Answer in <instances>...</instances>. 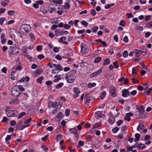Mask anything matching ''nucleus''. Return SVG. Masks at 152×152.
<instances>
[{"instance_id": "nucleus-1", "label": "nucleus", "mask_w": 152, "mask_h": 152, "mask_svg": "<svg viewBox=\"0 0 152 152\" xmlns=\"http://www.w3.org/2000/svg\"><path fill=\"white\" fill-rule=\"evenodd\" d=\"M9 50V52L10 55L17 54L19 51L18 45L15 44H13L12 46H10Z\"/></svg>"}, {"instance_id": "nucleus-2", "label": "nucleus", "mask_w": 152, "mask_h": 152, "mask_svg": "<svg viewBox=\"0 0 152 152\" xmlns=\"http://www.w3.org/2000/svg\"><path fill=\"white\" fill-rule=\"evenodd\" d=\"M20 30L24 35L26 34L31 30L30 26L27 24L22 25L20 26Z\"/></svg>"}, {"instance_id": "nucleus-3", "label": "nucleus", "mask_w": 152, "mask_h": 152, "mask_svg": "<svg viewBox=\"0 0 152 152\" xmlns=\"http://www.w3.org/2000/svg\"><path fill=\"white\" fill-rule=\"evenodd\" d=\"M17 86H15L13 87L11 89L12 94L14 96L18 97L21 94Z\"/></svg>"}, {"instance_id": "nucleus-4", "label": "nucleus", "mask_w": 152, "mask_h": 152, "mask_svg": "<svg viewBox=\"0 0 152 152\" xmlns=\"http://www.w3.org/2000/svg\"><path fill=\"white\" fill-rule=\"evenodd\" d=\"M75 78L74 75L72 74H69L65 77V79L68 83H72L74 81Z\"/></svg>"}, {"instance_id": "nucleus-5", "label": "nucleus", "mask_w": 152, "mask_h": 152, "mask_svg": "<svg viewBox=\"0 0 152 152\" xmlns=\"http://www.w3.org/2000/svg\"><path fill=\"white\" fill-rule=\"evenodd\" d=\"M7 116L9 117H15L17 115L15 111L13 110H10L7 111Z\"/></svg>"}, {"instance_id": "nucleus-6", "label": "nucleus", "mask_w": 152, "mask_h": 152, "mask_svg": "<svg viewBox=\"0 0 152 152\" xmlns=\"http://www.w3.org/2000/svg\"><path fill=\"white\" fill-rule=\"evenodd\" d=\"M81 52L84 54L87 53L88 51V48L85 44L83 43L81 45Z\"/></svg>"}, {"instance_id": "nucleus-7", "label": "nucleus", "mask_w": 152, "mask_h": 152, "mask_svg": "<svg viewBox=\"0 0 152 152\" xmlns=\"http://www.w3.org/2000/svg\"><path fill=\"white\" fill-rule=\"evenodd\" d=\"M73 93H74L73 97L75 99L79 96V94L80 93V91L78 88L75 87L73 88Z\"/></svg>"}, {"instance_id": "nucleus-8", "label": "nucleus", "mask_w": 152, "mask_h": 152, "mask_svg": "<svg viewBox=\"0 0 152 152\" xmlns=\"http://www.w3.org/2000/svg\"><path fill=\"white\" fill-rule=\"evenodd\" d=\"M49 104H51V107L54 108L56 107V108H58L59 107V110L60 109L61 107V105L60 104V103L59 102L58 103L56 101H55L54 102H50Z\"/></svg>"}, {"instance_id": "nucleus-9", "label": "nucleus", "mask_w": 152, "mask_h": 152, "mask_svg": "<svg viewBox=\"0 0 152 152\" xmlns=\"http://www.w3.org/2000/svg\"><path fill=\"white\" fill-rule=\"evenodd\" d=\"M115 91V89L114 86H112L110 87L109 92L112 96L114 97L116 96Z\"/></svg>"}, {"instance_id": "nucleus-10", "label": "nucleus", "mask_w": 152, "mask_h": 152, "mask_svg": "<svg viewBox=\"0 0 152 152\" xmlns=\"http://www.w3.org/2000/svg\"><path fill=\"white\" fill-rule=\"evenodd\" d=\"M130 92L126 89L123 90L122 91V96L124 97H126L129 95Z\"/></svg>"}, {"instance_id": "nucleus-11", "label": "nucleus", "mask_w": 152, "mask_h": 152, "mask_svg": "<svg viewBox=\"0 0 152 152\" xmlns=\"http://www.w3.org/2000/svg\"><path fill=\"white\" fill-rule=\"evenodd\" d=\"M104 116V115L102 113V112L100 111H97L95 113V117L97 118H102Z\"/></svg>"}, {"instance_id": "nucleus-12", "label": "nucleus", "mask_w": 152, "mask_h": 152, "mask_svg": "<svg viewBox=\"0 0 152 152\" xmlns=\"http://www.w3.org/2000/svg\"><path fill=\"white\" fill-rule=\"evenodd\" d=\"M53 66L56 68V70H59L60 71H61L63 70V67L60 65L53 64Z\"/></svg>"}, {"instance_id": "nucleus-13", "label": "nucleus", "mask_w": 152, "mask_h": 152, "mask_svg": "<svg viewBox=\"0 0 152 152\" xmlns=\"http://www.w3.org/2000/svg\"><path fill=\"white\" fill-rule=\"evenodd\" d=\"M146 146L144 144H139L137 148L140 150H142L146 147Z\"/></svg>"}, {"instance_id": "nucleus-14", "label": "nucleus", "mask_w": 152, "mask_h": 152, "mask_svg": "<svg viewBox=\"0 0 152 152\" xmlns=\"http://www.w3.org/2000/svg\"><path fill=\"white\" fill-rule=\"evenodd\" d=\"M144 128V123H140L138 126L137 130V131H140L142 130Z\"/></svg>"}, {"instance_id": "nucleus-15", "label": "nucleus", "mask_w": 152, "mask_h": 152, "mask_svg": "<svg viewBox=\"0 0 152 152\" xmlns=\"http://www.w3.org/2000/svg\"><path fill=\"white\" fill-rule=\"evenodd\" d=\"M135 138L134 139V141L136 143H138V142L139 141L140 135L138 133L136 134L135 135Z\"/></svg>"}, {"instance_id": "nucleus-16", "label": "nucleus", "mask_w": 152, "mask_h": 152, "mask_svg": "<svg viewBox=\"0 0 152 152\" xmlns=\"http://www.w3.org/2000/svg\"><path fill=\"white\" fill-rule=\"evenodd\" d=\"M137 109L139 111L140 114L142 115L143 114L144 109L142 106H141L139 107H137Z\"/></svg>"}, {"instance_id": "nucleus-17", "label": "nucleus", "mask_w": 152, "mask_h": 152, "mask_svg": "<svg viewBox=\"0 0 152 152\" xmlns=\"http://www.w3.org/2000/svg\"><path fill=\"white\" fill-rule=\"evenodd\" d=\"M108 121L110 124H113L115 122V118L114 117H109Z\"/></svg>"}, {"instance_id": "nucleus-18", "label": "nucleus", "mask_w": 152, "mask_h": 152, "mask_svg": "<svg viewBox=\"0 0 152 152\" xmlns=\"http://www.w3.org/2000/svg\"><path fill=\"white\" fill-rule=\"evenodd\" d=\"M110 59L108 58H107L104 60L103 65V66H105L107 65H109L110 64Z\"/></svg>"}, {"instance_id": "nucleus-19", "label": "nucleus", "mask_w": 152, "mask_h": 152, "mask_svg": "<svg viewBox=\"0 0 152 152\" xmlns=\"http://www.w3.org/2000/svg\"><path fill=\"white\" fill-rule=\"evenodd\" d=\"M96 85V84L95 83H88L87 85V87L88 88H91L95 86Z\"/></svg>"}, {"instance_id": "nucleus-20", "label": "nucleus", "mask_w": 152, "mask_h": 152, "mask_svg": "<svg viewBox=\"0 0 152 152\" xmlns=\"http://www.w3.org/2000/svg\"><path fill=\"white\" fill-rule=\"evenodd\" d=\"M12 69L13 70H15V71L20 70L22 69V67H21V65L16 66H14Z\"/></svg>"}, {"instance_id": "nucleus-21", "label": "nucleus", "mask_w": 152, "mask_h": 152, "mask_svg": "<svg viewBox=\"0 0 152 152\" xmlns=\"http://www.w3.org/2000/svg\"><path fill=\"white\" fill-rule=\"evenodd\" d=\"M19 99L18 98H16L14 99H13L12 100V102H10V103L11 104L13 103L14 104H17L19 103Z\"/></svg>"}, {"instance_id": "nucleus-22", "label": "nucleus", "mask_w": 152, "mask_h": 152, "mask_svg": "<svg viewBox=\"0 0 152 152\" xmlns=\"http://www.w3.org/2000/svg\"><path fill=\"white\" fill-rule=\"evenodd\" d=\"M106 92L105 91H102L100 94V97L102 99H103L106 96Z\"/></svg>"}, {"instance_id": "nucleus-23", "label": "nucleus", "mask_w": 152, "mask_h": 152, "mask_svg": "<svg viewBox=\"0 0 152 152\" xmlns=\"http://www.w3.org/2000/svg\"><path fill=\"white\" fill-rule=\"evenodd\" d=\"M69 130L70 132L74 134L78 132L77 130L75 128H70L69 129Z\"/></svg>"}, {"instance_id": "nucleus-24", "label": "nucleus", "mask_w": 152, "mask_h": 152, "mask_svg": "<svg viewBox=\"0 0 152 152\" xmlns=\"http://www.w3.org/2000/svg\"><path fill=\"white\" fill-rule=\"evenodd\" d=\"M99 28L97 26H93L91 29V31L94 33H96L97 30Z\"/></svg>"}, {"instance_id": "nucleus-25", "label": "nucleus", "mask_w": 152, "mask_h": 152, "mask_svg": "<svg viewBox=\"0 0 152 152\" xmlns=\"http://www.w3.org/2000/svg\"><path fill=\"white\" fill-rule=\"evenodd\" d=\"M102 58L101 57H98L96 58L94 60V62L95 63H97L100 62L102 60Z\"/></svg>"}, {"instance_id": "nucleus-26", "label": "nucleus", "mask_w": 152, "mask_h": 152, "mask_svg": "<svg viewBox=\"0 0 152 152\" xmlns=\"http://www.w3.org/2000/svg\"><path fill=\"white\" fill-rule=\"evenodd\" d=\"M141 50H137L135 51L136 56L137 57H139L141 54Z\"/></svg>"}, {"instance_id": "nucleus-27", "label": "nucleus", "mask_w": 152, "mask_h": 152, "mask_svg": "<svg viewBox=\"0 0 152 152\" xmlns=\"http://www.w3.org/2000/svg\"><path fill=\"white\" fill-rule=\"evenodd\" d=\"M44 77L43 76H41L37 80V82L39 83H41L42 82V80L43 79Z\"/></svg>"}, {"instance_id": "nucleus-28", "label": "nucleus", "mask_w": 152, "mask_h": 152, "mask_svg": "<svg viewBox=\"0 0 152 152\" xmlns=\"http://www.w3.org/2000/svg\"><path fill=\"white\" fill-rule=\"evenodd\" d=\"M9 1L8 0H5L4 1H2L1 2V4L2 6L5 7L6 5H7L8 2Z\"/></svg>"}, {"instance_id": "nucleus-29", "label": "nucleus", "mask_w": 152, "mask_h": 152, "mask_svg": "<svg viewBox=\"0 0 152 152\" xmlns=\"http://www.w3.org/2000/svg\"><path fill=\"white\" fill-rule=\"evenodd\" d=\"M64 85V83L62 82L58 84L56 86V88L57 89H59L61 87Z\"/></svg>"}, {"instance_id": "nucleus-30", "label": "nucleus", "mask_w": 152, "mask_h": 152, "mask_svg": "<svg viewBox=\"0 0 152 152\" xmlns=\"http://www.w3.org/2000/svg\"><path fill=\"white\" fill-rule=\"evenodd\" d=\"M26 114V113L25 112H22L21 113L18 117V119L21 118L22 117Z\"/></svg>"}, {"instance_id": "nucleus-31", "label": "nucleus", "mask_w": 152, "mask_h": 152, "mask_svg": "<svg viewBox=\"0 0 152 152\" xmlns=\"http://www.w3.org/2000/svg\"><path fill=\"white\" fill-rule=\"evenodd\" d=\"M114 5V3H112L107 4L105 6V8L106 9H108L111 7L113 6Z\"/></svg>"}, {"instance_id": "nucleus-32", "label": "nucleus", "mask_w": 152, "mask_h": 152, "mask_svg": "<svg viewBox=\"0 0 152 152\" xmlns=\"http://www.w3.org/2000/svg\"><path fill=\"white\" fill-rule=\"evenodd\" d=\"M63 113L61 112H60L56 115V117L57 118H62L63 116Z\"/></svg>"}, {"instance_id": "nucleus-33", "label": "nucleus", "mask_w": 152, "mask_h": 152, "mask_svg": "<svg viewBox=\"0 0 152 152\" xmlns=\"http://www.w3.org/2000/svg\"><path fill=\"white\" fill-rule=\"evenodd\" d=\"M74 139L75 141H77L79 139V135L77 134V132L74 134Z\"/></svg>"}, {"instance_id": "nucleus-34", "label": "nucleus", "mask_w": 152, "mask_h": 152, "mask_svg": "<svg viewBox=\"0 0 152 152\" xmlns=\"http://www.w3.org/2000/svg\"><path fill=\"white\" fill-rule=\"evenodd\" d=\"M85 99L86 100L91 101V97L89 95L86 94L85 96Z\"/></svg>"}, {"instance_id": "nucleus-35", "label": "nucleus", "mask_w": 152, "mask_h": 152, "mask_svg": "<svg viewBox=\"0 0 152 152\" xmlns=\"http://www.w3.org/2000/svg\"><path fill=\"white\" fill-rule=\"evenodd\" d=\"M63 3L62 0H55L54 3L61 4Z\"/></svg>"}, {"instance_id": "nucleus-36", "label": "nucleus", "mask_w": 152, "mask_h": 152, "mask_svg": "<svg viewBox=\"0 0 152 152\" xmlns=\"http://www.w3.org/2000/svg\"><path fill=\"white\" fill-rule=\"evenodd\" d=\"M119 130V129L117 127H115L112 129V131L113 133H115L118 131Z\"/></svg>"}, {"instance_id": "nucleus-37", "label": "nucleus", "mask_w": 152, "mask_h": 152, "mask_svg": "<svg viewBox=\"0 0 152 152\" xmlns=\"http://www.w3.org/2000/svg\"><path fill=\"white\" fill-rule=\"evenodd\" d=\"M29 36L31 41H34L35 40V39L33 34L31 33H30L29 34Z\"/></svg>"}, {"instance_id": "nucleus-38", "label": "nucleus", "mask_w": 152, "mask_h": 152, "mask_svg": "<svg viewBox=\"0 0 152 152\" xmlns=\"http://www.w3.org/2000/svg\"><path fill=\"white\" fill-rule=\"evenodd\" d=\"M128 51L127 50H125L123 53V56L124 58H127L128 56Z\"/></svg>"}, {"instance_id": "nucleus-39", "label": "nucleus", "mask_w": 152, "mask_h": 152, "mask_svg": "<svg viewBox=\"0 0 152 152\" xmlns=\"http://www.w3.org/2000/svg\"><path fill=\"white\" fill-rule=\"evenodd\" d=\"M70 6L69 3L67 2L65 4V8L67 9H69L70 8Z\"/></svg>"}, {"instance_id": "nucleus-40", "label": "nucleus", "mask_w": 152, "mask_h": 152, "mask_svg": "<svg viewBox=\"0 0 152 152\" xmlns=\"http://www.w3.org/2000/svg\"><path fill=\"white\" fill-rule=\"evenodd\" d=\"M146 26L148 28H152V21L147 23L146 24Z\"/></svg>"}, {"instance_id": "nucleus-41", "label": "nucleus", "mask_w": 152, "mask_h": 152, "mask_svg": "<svg viewBox=\"0 0 152 152\" xmlns=\"http://www.w3.org/2000/svg\"><path fill=\"white\" fill-rule=\"evenodd\" d=\"M81 24L84 25L85 27H87L88 25V23L85 20H83L81 21Z\"/></svg>"}, {"instance_id": "nucleus-42", "label": "nucleus", "mask_w": 152, "mask_h": 152, "mask_svg": "<svg viewBox=\"0 0 152 152\" xmlns=\"http://www.w3.org/2000/svg\"><path fill=\"white\" fill-rule=\"evenodd\" d=\"M69 33L68 31H61V35H63L64 34H66Z\"/></svg>"}, {"instance_id": "nucleus-43", "label": "nucleus", "mask_w": 152, "mask_h": 152, "mask_svg": "<svg viewBox=\"0 0 152 152\" xmlns=\"http://www.w3.org/2000/svg\"><path fill=\"white\" fill-rule=\"evenodd\" d=\"M42 72V69H41L37 68L36 70V73L38 75L40 74Z\"/></svg>"}, {"instance_id": "nucleus-44", "label": "nucleus", "mask_w": 152, "mask_h": 152, "mask_svg": "<svg viewBox=\"0 0 152 152\" xmlns=\"http://www.w3.org/2000/svg\"><path fill=\"white\" fill-rule=\"evenodd\" d=\"M55 34L56 35V36H61V31H60L59 30L57 29L55 31Z\"/></svg>"}, {"instance_id": "nucleus-45", "label": "nucleus", "mask_w": 152, "mask_h": 152, "mask_svg": "<svg viewBox=\"0 0 152 152\" xmlns=\"http://www.w3.org/2000/svg\"><path fill=\"white\" fill-rule=\"evenodd\" d=\"M91 14L93 16H94L96 13V11L94 9H92L91 11Z\"/></svg>"}, {"instance_id": "nucleus-46", "label": "nucleus", "mask_w": 152, "mask_h": 152, "mask_svg": "<svg viewBox=\"0 0 152 152\" xmlns=\"http://www.w3.org/2000/svg\"><path fill=\"white\" fill-rule=\"evenodd\" d=\"M62 138V135L61 134H59L57 136L56 140L57 141L60 140Z\"/></svg>"}, {"instance_id": "nucleus-47", "label": "nucleus", "mask_w": 152, "mask_h": 152, "mask_svg": "<svg viewBox=\"0 0 152 152\" xmlns=\"http://www.w3.org/2000/svg\"><path fill=\"white\" fill-rule=\"evenodd\" d=\"M17 86L18 88H19V91L20 90L21 91H24V89L20 85L16 86Z\"/></svg>"}, {"instance_id": "nucleus-48", "label": "nucleus", "mask_w": 152, "mask_h": 152, "mask_svg": "<svg viewBox=\"0 0 152 152\" xmlns=\"http://www.w3.org/2000/svg\"><path fill=\"white\" fill-rule=\"evenodd\" d=\"M113 65L115 68L117 69L118 68V62L117 61H115L113 62Z\"/></svg>"}, {"instance_id": "nucleus-49", "label": "nucleus", "mask_w": 152, "mask_h": 152, "mask_svg": "<svg viewBox=\"0 0 152 152\" xmlns=\"http://www.w3.org/2000/svg\"><path fill=\"white\" fill-rule=\"evenodd\" d=\"M127 126L126 125L124 126L121 129V131L122 132L124 133L126 130Z\"/></svg>"}, {"instance_id": "nucleus-50", "label": "nucleus", "mask_w": 152, "mask_h": 152, "mask_svg": "<svg viewBox=\"0 0 152 152\" xmlns=\"http://www.w3.org/2000/svg\"><path fill=\"white\" fill-rule=\"evenodd\" d=\"M91 139V136L90 135H88L86 137V139L87 141H90Z\"/></svg>"}, {"instance_id": "nucleus-51", "label": "nucleus", "mask_w": 152, "mask_h": 152, "mask_svg": "<svg viewBox=\"0 0 152 152\" xmlns=\"http://www.w3.org/2000/svg\"><path fill=\"white\" fill-rule=\"evenodd\" d=\"M126 149L128 151H131L132 150L133 148L131 146H130L129 145H128L126 147Z\"/></svg>"}, {"instance_id": "nucleus-52", "label": "nucleus", "mask_w": 152, "mask_h": 152, "mask_svg": "<svg viewBox=\"0 0 152 152\" xmlns=\"http://www.w3.org/2000/svg\"><path fill=\"white\" fill-rule=\"evenodd\" d=\"M102 72V69H100L99 70H98L96 72H95L96 75L97 76H98V75L100 74Z\"/></svg>"}, {"instance_id": "nucleus-53", "label": "nucleus", "mask_w": 152, "mask_h": 152, "mask_svg": "<svg viewBox=\"0 0 152 152\" xmlns=\"http://www.w3.org/2000/svg\"><path fill=\"white\" fill-rule=\"evenodd\" d=\"M5 18H0V24L1 25H2L4 21L5 20Z\"/></svg>"}, {"instance_id": "nucleus-54", "label": "nucleus", "mask_w": 152, "mask_h": 152, "mask_svg": "<svg viewBox=\"0 0 152 152\" xmlns=\"http://www.w3.org/2000/svg\"><path fill=\"white\" fill-rule=\"evenodd\" d=\"M70 113V110L67 109L65 110V115L66 116H68Z\"/></svg>"}, {"instance_id": "nucleus-55", "label": "nucleus", "mask_w": 152, "mask_h": 152, "mask_svg": "<svg viewBox=\"0 0 152 152\" xmlns=\"http://www.w3.org/2000/svg\"><path fill=\"white\" fill-rule=\"evenodd\" d=\"M55 58L58 60H61L62 59L61 57L59 55L56 56Z\"/></svg>"}, {"instance_id": "nucleus-56", "label": "nucleus", "mask_w": 152, "mask_h": 152, "mask_svg": "<svg viewBox=\"0 0 152 152\" xmlns=\"http://www.w3.org/2000/svg\"><path fill=\"white\" fill-rule=\"evenodd\" d=\"M59 49L57 47H55L53 48V50L55 53H57L59 51Z\"/></svg>"}, {"instance_id": "nucleus-57", "label": "nucleus", "mask_w": 152, "mask_h": 152, "mask_svg": "<svg viewBox=\"0 0 152 152\" xmlns=\"http://www.w3.org/2000/svg\"><path fill=\"white\" fill-rule=\"evenodd\" d=\"M37 58L39 60H41L44 58V56L43 54H39L38 55Z\"/></svg>"}, {"instance_id": "nucleus-58", "label": "nucleus", "mask_w": 152, "mask_h": 152, "mask_svg": "<svg viewBox=\"0 0 152 152\" xmlns=\"http://www.w3.org/2000/svg\"><path fill=\"white\" fill-rule=\"evenodd\" d=\"M1 39V42L2 44H4L6 41V39L5 38H2Z\"/></svg>"}, {"instance_id": "nucleus-59", "label": "nucleus", "mask_w": 152, "mask_h": 152, "mask_svg": "<svg viewBox=\"0 0 152 152\" xmlns=\"http://www.w3.org/2000/svg\"><path fill=\"white\" fill-rule=\"evenodd\" d=\"M31 121V118H29L26 121L24 122V124H26V125L27 124H29V123Z\"/></svg>"}, {"instance_id": "nucleus-60", "label": "nucleus", "mask_w": 152, "mask_h": 152, "mask_svg": "<svg viewBox=\"0 0 152 152\" xmlns=\"http://www.w3.org/2000/svg\"><path fill=\"white\" fill-rule=\"evenodd\" d=\"M125 21L123 20H121L120 23L119 25L123 27L125 26Z\"/></svg>"}, {"instance_id": "nucleus-61", "label": "nucleus", "mask_w": 152, "mask_h": 152, "mask_svg": "<svg viewBox=\"0 0 152 152\" xmlns=\"http://www.w3.org/2000/svg\"><path fill=\"white\" fill-rule=\"evenodd\" d=\"M126 15L127 16L128 18H133L134 16L132 15V14L131 13H127Z\"/></svg>"}, {"instance_id": "nucleus-62", "label": "nucleus", "mask_w": 152, "mask_h": 152, "mask_svg": "<svg viewBox=\"0 0 152 152\" xmlns=\"http://www.w3.org/2000/svg\"><path fill=\"white\" fill-rule=\"evenodd\" d=\"M64 28L66 29H68L71 28V26L67 24H64Z\"/></svg>"}, {"instance_id": "nucleus-63", "label": "nucleus", "mask_w": 152, "mask_h": 152, "mask_svg": "<svg viewBox=\"0 0 152 152\" xmlns=\"http://www.w3.org/2000/svg\"><path fill=\"white\" fill-rule=\"evenodd\" d=\"M123 123V120H120L118 121L117 122V124L118 126H120L121 124H122Z\"/></svg>"}, {"instance_id": "nucleus-64", "label": "nucleus", "mask_w": 152, "mask_h": 152, "mask_svg": "<svg viewBox=\"0 0 152 152\" xmlns=\"http://www.w3.org/2000/svg\"><path fill=\"white\" fill-rule=\"evenodd\" d=\"M16 122L14 120L10 122V124L12 126H14L16 124Z\"/></svg>"}]
</instances>
